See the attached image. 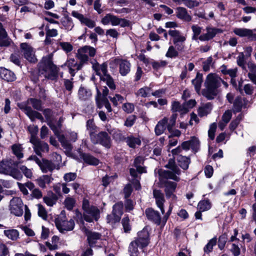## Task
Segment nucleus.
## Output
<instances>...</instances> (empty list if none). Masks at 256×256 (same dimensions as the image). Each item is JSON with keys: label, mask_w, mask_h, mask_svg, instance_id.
Returning a JSON list of instances; mask_svg holds the SVG:
<instances>
[{"label": "nucleus", "mask_w": 256, "mask_h": 256, "mask_svg": "<svg viewBox=\"0 0 256 256\" xmlns=\"http://www.w3.org/2000/svg\"><path fill=\"white\" fill-rule=\"evenodd\" d=\"M28 104L22 105L20 106V108L22 110L25 114L30 118V120L34 122L36 118L40 120L42 122L44 121V118L41 114L40 112L32 110L31 106L28 104L31 105L34 109L38 110H41L42 108V102L40 100L31 98L28 100Z\"/></svg>", "instance_id": "3"}, {"label": "nucleus", "mask_w": 256, "mask_h": 256, "mask_svg": "<svg viewBox=\"0 0 256 256\" xmlns=\"http://www.w3.org/2000/svg\"><path fill=\"white\" fill-rule=\"evenodd\" d=\"M84 63L80 60L78 62L74 58H70L67 60L64 64V66H66L68 68L69 72L72 76L75 75L76 72L81 70Z\"/></svg>", "instance_id": "15"}, {"label": "nucleus", "mask_w": 256, "mask_h": 256, "mask_svg": "<svg viewBox=\"0 0 256 256\" xmlns=\"http://www.w3.org/2000/svg\"><path fill=\"white\" fill-rule=\"evenodd\" d=\"M233 32L240 37H246L250 40H256V29L236 28L234 29Z\"/></svg>", "instance_id": "13"}, {"label": "nucleus", "mask_w": 256, "mask_h": 256, "mask_svg": "<svg viewBox=\"0 0 256 256\" xmlns=\"http://www.w3.org/2000/svg\"><path fill=\"white\" fill-rule=\"evenodd\" d=\"M222 84L226 88L228 84L215 74H210L208 75L205 82L206 88L202 90V95L208 100H212L218 93V88Z\"/></svg>", "instance_id": "2"}, {"label": "nucleus", "mask_w": 256, "mask_h": 256, "mask_svg": "<svg viewBox=\"0 0 256 256\" xmlns=\"http://www.w3.org/2000/svg\"><path fill=\"white\" fill-rule=\"evenodd\" d=\"M92 64L93 70H94L96 74L100 76V78L108 74L107 70L108 65L106 62L100 64L96 61L94 60L92 62Z\"/></svg>", "instance_id": "19"}, {"label": "nucleus", "mask_w": 256, "mask_h": 256, "mask_svg": "<svg viewBox=\"0 0 256 256\" xmlns=\"http://www.w3.org/2000/svg\"><path fill=\"white\" fill-rule=\"evenodd\" d=\"M184 4L189 8H193L198 6L200 2L196 0H184Z\"/></svg>", "instance_id": "53"}, {"label": "nucleus", "mask_w": 256, "mask_h": 256, "mask_svg": "<svg viewBox=\"0 0 256 256\" xmlns=\"http://www.w3.org/2000/svg\"><path fill=\"white\" fill-rule=\"evenodd\" d=\"M212 110V105L210 102L202 104L198 109V114L200 117L207 116Z\"/></svg>", "instance_id": "31"}, {"label": "nucleus", "mask_w": 256, "mask_h": 256, "mask_svg": "<svg viewBox=\"0 0 256 256\" xmlns=\"http://www.w3.org/2000/svg\"><path fill=\"white\" fill-rule=\"evenodd\" d=\"M78 97L82 100H86L92 95L91 92L83 87H80L78 90Z\"/></svg>", "instance_id": "40"}, {"label": "nucleus", "mask_w": 256, "mask_h": 256, "mask_svg": "<svg viewBox=\"0 0 256 256\" xmlns=\"http://www.w3.org/2000/svg\"><path fill=\"white\" fill-rule=\"evenodd\" d=\"M56 225L59 231L62 233L66 232L72 230L74 227V222L70 219V220H66L65 216L64 218L59 217L56 221Z\"/></svg>", "instance_id": "10"}, {"label": "nucleus", "mask_w": 256, "mask_h": 256, "mask_svg": "<svg viewBox=\"0 0 256 256\" xmlns=\"http://www.w3.org/2000/svg\"><path fill=\"white\" fill-rule=\"evenodd\" d=\"M178 51L177 48L176 49L174 46H171L169 47L166 56L170 58L176 57L178 55Z\"/></svg>", "instance_id": "51"}, {"label": "nucleus", "mask_w": 256, "mask_h": 256, "mask_svg": "<svg viewBox=\"0 0 256 256\" xmlns=\"http://www.w3.org/2000/svg\"><path fill=\"white\" fill-rule=\"evenodd\" d=\"M168 34L172 38L174 44L177 50L180 52L184 50L185 46L184 42L186 38L180 31L176 30H170L168 32Z\"/></svg>", "instance_id": "8"}, {"label": "nucleus", "mask_w": 256, "mask_h": 256, "mask_svg": "<svg viewBox=\"0 0 256 256\" xmlns=\"http://www.w3.org/2000/svg\"><path fill=\"white\" fill-rule=\"evenodd\" d=\"M97 138H95V140H98L97 143L99 142L103 146L110 148L111 146V140L110 136L106 132H102L98 133L97 136ZM95 144H96V142Z\"/></svg>", "instance_id": "22"}, {"label": "nucleus", "mask_w": 256, "mask_h": 256, "mask_svg": "<svg viewBox=\"0 0 256 256\" xmlns=\"http://www.w3.org/2000/svg\"><path fill=\"white\" fill-rule=\"evenodd\" d=\"M223 30L220 28L207 27L206 32L202 34L199 37L198 39L201 41H208L214 38L216 34H220Z\"/></svg>", "instance_id": "16"}, {"label": "nucleus", "mask_w": 256, "mask_h": 256, "mask_svg": "<svg viewBox=\"0 0 256 256\" xmlns=\"http://www.w3.org/2000/svg\"><path fill=\"white\" fill-rule=\"evenodd\" d=\"M80 156L82 158L84 162L88 164L97 166L99 164V160L94 157L93 156L82 152L80 150H78Z\"/></svg>", "instance_id": "28"}, {"label": "nucleus", "mask_w": 256, "mask_h": 256, "mask_svg": "<svg viewBox=\"0 0 256 256\" xmlns=\"http://www.w3.org/2000/svg\"><path fill=\"white\" fill-rule=\"evenodd\" d=\"M172 110L174 112H178L181 114H184L188 112V108L184 103L181 105L178 102H174L172 104Z\"/></svg>", "instance_id": "34"}, {"label": "nucleus", "mask_w": 256, "mask_h": 256, "mask_svg": "<svg viewBox=\"0 0 256 256\" xmlns=\"http://www.w3.org/2000/svg\"><path fill=\"white\" fill-rule=\"evenodd\" d=\"M202 82V76L200 74H197L196 78L192 80L195 90L197 92H199L200 90L201 84Z\"/></svg>", "instance_id": "42"}, {"label": "nucleus", "mask_w": 256, "mask_h": 256, "mask_svg": "<svg viewBox=\"0 0 256 256\" xmlns=\"http://www.w3.org/2000/svg\"><path fill=\"white\" fill-rule=\"evenodd\" d=\"M66 208L68 210H72L75 206L76 200L72 196H67L64 202Z\"/></svg>", "instance_id": "44"}, {"label": "nucleus", "mask_w": 256, "mask_h": 256, "mask_svg": "<svg viewBox=\"0 0 256 256\" xmlns=\"http://www.w3.org/2000/svg\"><path fill=\"white\" fill-rule=\"evenodd\" d=\"M13 153L18 158L20 159L24 156L22 153L23 148L20 144H14L12 147Z\"/></svg>", "instance_id": "41"}, {"label": "nucleus", "mask_w": 256, "mask_h": 256, "mask_svg": "<svg viewBox=\"0 0 256 256\" xmlns=\"http://www.w3.org/2000/svg\"><path fill=\"white\" fill-rule=\"evenodd\" d=\"M120 218L118 216H115L114 214H110L108 215L106 217L107 223L110 225L113 226L116 223L120 222Z\"/></svg>", "instance_id": "49"}, {"label": "nucleus", "mask_w": 256, "mask_h": 256, "mask_svg": "<svg viewBox=\"0 0 256 256\" xmlns=\"http://www.w3.org/2000/svg\"><path fill=\"white\" fill-rule=\"evenodd\" d=\"M227 240V236L226 234H224L219 237L218 241V246L220 250H222Z\"/></svg>", "instance_id": "60"}, {"label": "nucleus", "mask_w": 256, "mask_h": 256, "mask_svg": "<svg viewBox=\"0 0 256 256\" xmlns=\"http://www.w3.org/2000/svg\"><path fill=\"white\" fill-rule=\"evenodd\" d=\"M38 208V214L43 219L46 220L47 218V212L43 206L41 204L37 205Z\"/></svg>", "instance_id": "57"}, {"label": "nucleus", "mask_w": 256, "mask_h": 256, "mask_svg": "<svg viewBox=\"0 0 256 256\" xmlns=\"http://www.w3.org/2000/svg\"><path fill=\"white\" fill-rule=\"evenodd\" d=\"M60 46L66 52H70L72 50V46L69 42H61L60 43Z\"/></svg>", "instance_id": "62"}, {"label": "nucleus", "mask_w": 256, "mask_h": 256, "mask_svg": "<svg viewBox=\"0 0 256 256\" xmlns=\"http://www.w3.org/2000/svg\"><path fill=\"white\" fill-rule=\"evenodd\" d=\"M58 200V196L53 193L45 196L43 198L44 202L49 206H52L55 204Z\"/></svg>", "instance_id": "36"}, {"label": "nucleus", "mask_w": 256, "mask_h": 256, "mask_svg": "<svg viewBox=\"0 0 256 256\" xmlns=\"http://www.w3.org/2000/svg\"><path fill=\"white\" fill-rule=\"evenodd\" d=\"M192 29L194 32V36H192V39L196 40L197 38V36L202 32V28L196 25H193L192 26Z\"/></svg>", "instance_id": "64"}, {"label": "nucleus", "mask_w": 256, "mask_h": 256, "mask_svg": "<svg viewBox=\"0 0 256 256\" xmlns=\"http://www.w3.org/2000/svg\"><path fill=\"white\" fill-rule=\"evenodd\" d=\"M153 195L157 206L160 210L162 213L164 214V204L165 202V198L164 194L160 190H154Z\"/></svg>", "instance_id": "18"}, {"label": "nucleus", "mask_w": 256, "mask_h": 256, "mask_svg": "<svg viewBox=\"0 0 256 256\" xmlns=\"http://www.w3.org/2000/svg\"><path fill=\"white\" fill-rule=\"evenodd\" d=\"M237 64L243 69H246L244 55L243 52H240L236 58Z\"/></svg>", "instance_id": "55"}, {"label": "nucleus", "mask_w": 256, "mask_h": 256, "mask_svg": "<svg viewBox=\"0 0 256 256\" xmlns=\"http://www.w3.org/2000/svg\"><path fill=\"white\" fill-rule=\"evenodd\" d=\"M151 88L148 86H144L140 88L136 93L137 96L143 98L148 96L151 92Z\"/></svg>", "instance_id": "45"}, {"label": "nucleus", "mask_w": 256, "mask_h": 256, "mask_svg": "<svg viewBox=\"0 0 256 256\" xmlns=\"http://www.w3.org/2000/svg\"><path fill=\"white\" fill-rule=\"evenodd\" d=\"M145 213L148 219L153 221L158 225H162V219L158 211L149 208L146 210Z\"/></svg>", "instance_id": "21"}, {"label": "nucleus", "mask_w": 256, "mask_h": 256, "mask_svg": "<svg viewBox=\"0 0 256 256\" xmlns=\"http://www.w3.org/2000/svg\"><path fill=\"white\" fill-rule=\"evenodd\" d=\"M72 15L79 20L82 24L86 26L89 28H93L96 26V23L94 20L84 17V15L79 13L78 12H72Z\"/></svg>", "instance_id": "20"}, {"label": "nucleus", "mask_w": 256, "mask_h": 256, "mask_svg": "<svg viewBox=\"0 0 256 256\" xmlns=\"http://www.w3.org/2000/svg\"><path fill=\"white\" fill-rule=\"evenodd\" d=\"M82 209L84 210V219L92 222L94 220H97L100 218V210L94 206H90L88 200L84 198L82 202Z\"/></svg>", "instance_id": "7"}, {"label": "nucleus", "mask_w": 256, "mask_h": 256, "mask_svg": "<svg viewBox=\"0 0 256 256\" xmlns=\"http://www.w3.org/2000/svg\"><path fill=\"white\" fill-rule=\"evenodd\" d=\"M7 34L0 23V46H7L10 42L7 40Z\"/></svg>", "instance_id": "38"}, {"label": "nucleus", "mask_w": 256, "mask_h": 256, "mask_svg": "<svg viewBox=\"0 0 256 256\" xmlns=\"http://www.w3.org/2000/svg\"><path fill=\"white\" fill-rule=\"evenodd\" d=\"M242 116L240 114H239L236 119L233 120L230 124V130H234L238 126V124L240 122Z\"/></svg>", "instance_id": "59"}, {"label": "nucleus", "mask_w": 256, "mask_h": 256, "mask_svg": "<svg viewBox=\"0 0 256 256\" xmlns=\"http://www.w3.org/2000/svg\"><path fill=\"white\" fill-rule=\"evenodd\" d=\"M59 140L62 144V146L65 148L68 152H70L72 150V146L71 144H69L66 140L65 139L64 136L63 135L59 136Z\"/></svg>", "instance_id": "52"}, {"label": "nucleus", "mask_w": 256, "mask_h": 256, "mask_svg": "<svg viewBox=\"0 0 256 256\" xmlns=\"http://www.w3.org/2000/svg\"><path fill=\"white\" fill-rule=\"evenodd\" d=\"M0 77L8 82H12L16 79L13 72L4 68H0Z\"/></svg>", "instance_id": "26"}, {"label": "nucleus", "mask_w": 256, "mask_h": 256, "mask_svg": "<svg viewBox=\"0 0 256 256\" xmlns=\"http://www.w3.org/2000/svg\"><path fill=\"white\" fill-rule=\"evenodd\" d=\"M40 168L42 171L44 173H46L48 172H52L56 168H59L56 164L46 160H42V164Z\"/></svg>", "instance_id": "24"}, {"label": "nucleus", "mask_w": 256, "mask_h": 256, "mask_svg": "<svg viewBox=\"0 0 256 256\" xmlns=\"http://www.w3.org/2000/svg\"><path fill=\"white\" fill-rule=\"evenodd\" d=\"M189 142L190 143V148L196 152L197 151L200 145V142L195 137H193L189 140Z\"/></svg>", "instance_id": "58"}, {"label": "nucleus", "mask_w": 256, "mask_h": 256, "mask_svg": "<svg viewBox=\"0 0 256 256\" xmlns=\"http://www.w3.org/2000/svg\"><path fill=\"white\" fill-rule=\"evenodd\" d=\"M96 53V50L94 48L86 46L78 50L76 57L80 60L85 63L88 60V56L93 57L95 56Z\"/></svg>", "instance_id": "9"}, {"label": "nucleus", "mask_w": 256, "mask_h": 256, "mask_svg": "<svg viewBox=\"0 0 256 256\" xmlns=\"http://www.w3.org/2000/svg\"><path fill=\"white\" fill-rule=\"evenodd\" d=\"M20 170L27 178H31L32 176V172L31 169L28 168L25 166H22Z\"/></svg>", "instance_id": "56"}, {"label": "nucleus", "mask_w": 256, "mask_h": 256, "mask_svg": "<svg viewBox=\"0 0 256 256\" xmlns=\"http://www.w3.org/2000/svg\"><path fill=\"white\" fill-rule=\"evenodd\" d=\"M0 174L9 175L16 180H20L22 176L17 172L10 160L4 159L0 162Z\"/></svg>", "instance_id": "6"}, {"label": "nucleus", "mask_w": 256, "mask_h": 256, "mask_svg": "<svg viewBox=\"0 0 256 256\" xmlns=\"http://www.w3.org/2000/svg\"><path fill=\"white\" fill-rule=\"evenodd\" d=\"M123 110L128 114L132 113L134 108V104L132 103H126L122 105Z\"/></svg>", "instance_id": "63"}, {"label": "nucleus", "mask_w": 256, "mask_h": 256, "mask_svg": "<svg viewBox=\"0 0 256 256\" xmlns=\"http://www.w3.org/2000/svg\"><path fill=\"white\" fill-rule=\"evenodd\" d=\"M52 54H48L43 58L40 64V70L46 72L45 76L51 80H54L58 72V68L52 62Z\"/></svg>", "instance_id": "4"}, {"label": "nucleus", "mask_w": 256, "mask_h": 256, "mask_svg": "<svg viewBox=\"0 0 256 256\" xmlns=\"http://www.w3.org/2000/svg\"><path fill=\"white\" fill-rule=\"evenodd\" d=\"M110 66L113 64L118 65L120 73L122 76H126L130 70V64L126 60L115 58L110 62Z\"/></svg>", "instance_id": "11"}, {"label": "nucleus", "mask_w": 256, "mask_h": 256, "mask_svg": "<svg viewBox=\"0 0 256 256\" xmlns=\"http://www.w3.org/2000/svg\"><path fill=\"white\" fill-rule=\"evenodd\" d=\"M31 143L34 145V152L38 156L41 155L42 152H48V144L44 142H40L38 138L33 139Z\"/></svg>", "instance_id": "17"}, {"label": "nucleus", "mask_w": 256, "mask_h": 256, "mask_svg": "<svg viewBox=\"0 0 256 256\" xmlns=\"http://www.w3.org/2000/svg\"><path fill=\"white\" fill-rule=\"evenodd\" d=\"M20 48L24 57L30 62H36L37 59L36 57L33 48L26 43H22Z\"/></svg>", "instance_id": "14"}, {"label": "nucleus", "mask_w": 256, "mask_h": 256, "mask_svg": "<svg viewBox=\"0 0 256 256\" xmlns=\"http://www.w3.org/2000/svg\"><path fill=\"white\" fill-rule=\"evenodd\" d=\"M28 130L31 134L30 142H32L33 139H38L36 134L38 130V126L32 125L28 127Z\"/></svg>", "instance_id": "50"}, {"label": "nucleus", "mask_w": 256, "mask_h": 256, "mask_svg": "<svg viewBox=\"0 0 256 256\" xmlns=\"http://www.w3.org/2000/svg\"><path fill=\"white\" fill-rule=\"evenodd\" d=\"M111 24L112 26L120 25L122 27H126L129 26V21L124 18H119L112 14Z\"/></svg>", "instance_id": "32"}, {"label": "nucleus", "mask_w": 256, "mask_h": 256, "mask_svg": "<svg viewBox=\"0 0 256 256\" xmlns=\"http://www.w3.org/2000/svg\"><path fill=\"white\" fill-rule=\"evenodd\" d=\"M76 178V174L74 172H68L64 174V180L66 182L74 181Z\"/></svg>", "instance_id": "61"}, {"label": "nucleus", "mask_w": 256, "mask_h": 256, "mask_svg": "<svg viewBox=\"0 0 256 256\" xmlns=\"http://www.w3.org/2000/svg\"><path fill=\"white\" fill-rule=\"evenodd\" d=\"M176 16L185 22H190L192 20V16L188 14L186 9L183 7H178L176 9Z\"/></svg>", "instance_id": "25"}, {"label": "nucleus", "mask_w": 256, "mask_h": 256, "mask_svg": "<svg viewBox=\"0 0 256 256\" xmlns=\"http://www.w3.org/2000/svg\"><path fill=\"white\" fill-rule=\"evenodd\" d=\"M4 234L6 237L12 240H16L19 235L18 231L14 229L5 230Z\"/></svg>", "instance_id": "43"}, {"label": "nucleus", "mask_w": 256, "mask_h": 256, "mask_svg": "<svg viewBox=\"0 0 256 256\" xmlns=\"http://www.w3.org/2000/svg\"><path fill=\"white\" fill-rule=\"evenodd\" d=\"M166 167L170 170H159L158 174L160 182L164 183V192L167 198H172V200H176V196L174 194L176 187V184L174 182L166 181L163 182L164 179H172L173 180L178 181L180 178L178 176L180 174V170L176 165L174 159H170L168 163L166 165Z\"/></svg>", "instance_id": "1"}, {"label": "nucleus", "mask_w": 256, "mask_h": 256, "mask_svg": "<svg viewBox=\"0 0 256 256\" xmlns=\"http://www.w3.org/2000/svg\"><path fill=\"white\" fill-rule=\"evenodd\" d=\"M101 81L104 82L107 86L112 90H115L116 85L114 82L113 78L107 74L100 78Z\"/></svg>", "instance_id": "37"}, {"label": "nucleus", "mask_w": 256, "mask_h": 256, "mask_svg": "<svg viewBox=\"0 0 256 256\" xmlns=\"http://www.w3.org/2000/svg\"><path fill=\"white\" fill-rule=\"evenodd\" d=\"M53 180V178L50 176L44 175L40 176L36 180V182L39 186L42 188H45L46 184H49Z\"/></svg>", "instance_id": "33"}, {"label": "nucleus", "mask_w": 256, "mask_h": 256, "mask_svg": "<svg viewBox=\"0 0 256 256\" xmlns=\"http://www.w3.org/2000/svg\"><path fill=\"white\" fill-rule=\"evenodd\" d=\"M234 112H239L241 110L242 107L246 105V102L244 98L240 96H238L234 102Z\"/></svg>", "instance_id": "29"}, {"label": "nucleus", "mask_w": 256, "mask_h": 256, "mask_svg": "<svg viewBox=\"0 0 256 256\" xmlns=\"http://www.w3.org/2000/svg\"><path fill=\"white\" fill-rule=\"evenodd\" d=\"M10 210L11 213L16 216H20L23 214V203L19 198H12L10 202Z\"/></svg>", "instance_id": "12"}, {"label": "nucleus", "mask_w": 256, "mask_h": 256, "mask_svg": "<svg viewBox=\"0 0 256 256\" xmlns=\"http://www.w3.org/2000/svg\"><path fill=\"white\" fill-rule=\"evenodd\" d=\"M87 240L90 246H92L98 240L101 238V234L98 232H88L86 233Z\"/></svg>", "instance_id": "30"}, {"label": "nucleus", "mask_w": 256, "mask_h": 256, "mask_svg": "<svg viewBox=\"0 0 256 256\" xmlns=\"http://www.w3.org/2000/svg\"><path fill=\"white\" fill-rule=\"evenodd\" d=\"M127 144L129 146L134 148L136 146H140V140L137 138L129 137L126 140Z\"/></svg>", "instance_id": "47"}, {"label": "nucleus", "mask_w": 256, "mask_h": 256, "mask_svg": "<svg viewBox=\"0 0 256 256\" xmlns=\"http://www.w3.org/2000/svg\"><path fill=\"white\" fill-rule=\"evenodd\" d=\"M217 242L216 238H213L209 240L206 245L204 247V250L206 253H210L213 249V246H214Z\"/></svg>", "instance_id": "46"}, {"label": "nucleus", "mask_w": 256, "mask_h": 256, "mask_svg": "<svg viewBox=\"0 0 256 256\" xmlns=\"http://www.w3.org/2000/svg\"><path fill=\"white\" fill-rule=\"evenodd\" d=\"M176 160L178 162L180 166L184 170H187L190 164V159L186 156L182 155H178L176 158Z\"/></svg>", "instance_id": "35"}, {"label": "nucleus", "mask_w": 256, "mask_h": 256, "mask_svg": "<svg viewBox=\"0 0 256 256\" xmlns=\"http://www.w3.org/2000/svg\"><path fill=\"white\" fill-rule=\"evenodd\" d=\"M210 208L211 204L208 200L200 201L198 204V208L202 212L208 210H210Z\"/></svg>", "instance_id": "48"}, {"label": "nucleus", "mask_w": 256, "mask_h": 256, "mask_svg": "<svg viewBox=\"0 0 256 256\" xmlns=\"http://www.w3.org/2000/svg\"><path fill=\"white\" fill-rule=\"evenodd\" d=\"M123 203L122 202H118L116 204L113 206L112 214H114L115 216H118L119 218H120V217L123 213Z\"/></svg>", "instance_id": "39"}, {"label": "nucleus", "mask_w": 256, "mask_h": 256, "mask_svg": "<svg viewBox=\"0 0 256 256\" xmlns=\"http://www.w3.org/2000/svg\"><path fill=\"white\" fill-rule=\"evenodd\" d=\"M148 244V233L146 230H142L138 233V238L130 242L128 248L130 256H138V247L142 248Z\"/></svg>", "instance_id": "5"}, {"label": "nucleus", "mask_w": 256, "mask_h": 256, "mask_svg": "<svg viewBox=\"0 0 256 256\" xmlns=\"http://www.w3.org/2000/svg\"><path fill=\"white\" fill-rule=\"evenodd\" d=\"M142 161V157H138L134 160V166L140 174L146 172L144 168L139 165Z\"/></svg>", "instance_id": "54"}, {"label": "nucleus", "mask_w": 256, "mask_h": 256, "mask_svg": "<svg viewBox=\"0 0 256 256\" xmlns=\"http://www.w3.org/2000/svg\"><path fill=\"white\" fill-rule=\"evenodd\" d=\"M86 130L89 132L90 136L93 143L98 142L95 140L94 133L98 131V127L95 124L94 120L90 119L87 120L86 124Z\"/></svg>", "instance_id": "23"}, {"label": "nucleus", "mask_w": 256, "mask_h": 256, "mask_svg": "<svg viewBox=\"0 0 256 256\" xmlns=\"http://www.w3.org/2000/svg\"><path fill=\"white\" fill-rule=\"evenodd\" d=\"M168 122V118L166 117L164 118L158 122L154 128V132L156 136H160L164 132L167 128Z\"/></svg>", "instance_id": "27"}]
</instances>
